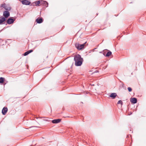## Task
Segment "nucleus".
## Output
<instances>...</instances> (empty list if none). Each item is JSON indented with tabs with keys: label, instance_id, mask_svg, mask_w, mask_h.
Returning <instances> with one entry per match:
<instances>
[{
	"label": "nucleus",
	"instance_id": "14",
	"mask_svg": "<svg viewBox=\"0 0 146 146\" xmlns=\"http://www.w3.org/2000/svg\"><path fill=\"white\" fill-rule=\"evenodd\" d=\"M41 2H42V3L45 4V5H44L46 6V7H47L48 6V3L46 2L42 1Z\"/></svg>",
	"mask_w": 146,
	"mask_h": 146
},
{
	"label": "nucleus",
	"instance_id": "7",
	"mask_svg": "<svg viewBox=\"0 0 146 146\" xmlns=\"http://www.w3.org/2000/svg\"><path fill=\"white\" fill-rule=\"evenodd\" d=\"M14 21V19L12 18H9L7 21V23L8 24L12 23Z\"/></svg>",
	"mask_w": 146,
	"mask_h": 146
},
{
	"label": "nucleus",
	"instance_id": "6",
	"mask_svg": "<svg viewBox=\"0 0 146 146\" xmlns=\"http://www.w3.org/2000/svg\"><path fill=\"white\" fill-rule=\"evenodd\" d=\"M61 120V119H55L52 120V122L53 123H57L60 122Z\"/></svg>",
	"mask_w": 146,
	"mask_h": 146
},
{
	"label": "nucleus",
	"instance_id": "16",
	"mask_svg": "<svg viewBox=\"0 0 146 146\" xmlns=\"http://www.w3.org/2000/svg\"><path fill=\"white\" fill-rule=\"evenodd\" d=\"M6 4L5 3H4L1 4V7L4 8L6 7Z\"/></svg>",
	"mask_w": 146,
	"mask_h": 146
},
{
	"label": "nucleus",
	"instance_id": "3",
	"mask_svg": "<svg viewBox=\"0 0 146 146\" xmlns=\"http://www.w3.org/2000/svg\"><path fill=\"white\" fill-rule=\"evenodd\" d=\"M3 16L5 18H8L10 16V13L8 11H5L3 12Z\"/></svg>",
	"mask_w": 146,
	"mask_h": 146
},
{
	"label": "nucleus",
	"instance_id": "12",
	"mask_svg": "<svg viewBox=\"0 0 146 146\" xmlns=\"http://www.w3.org/2000/svg\"><path fill=\"white\" fill-rule=\"evenodd\" d=\"M111 52L110 51H109L107 53L105 56L106 57L109 56L111 54Z\"/></svg>",
	"mask_w": 146,
	"mask_h": 146
},
{
	"label": "nucleus",
	"instance_id": "17",
	"mask_svg": "<svg viewBox=\"0 0 146 146\" xmlns=\"http://www.w3.org/2000/svg\"><path fill=\"white\" fill-rule=\"evenodd\" d=\"M36 5H38L40 3V1H38L35 2Z\"/></svg>",
	"mask_w": 146,
	"mask_h": 146
},
{
	"label": "nucleus",
	"instance_id": "23",
	"mask_svg": "<svg viewBox=\"0 0 146 146\" xmlns=\"http://www.w3.org/2000/svg\"><path fill=\"white\" fill-rule=\"evenodd\" d=\"M104 55H105L104 54Z\"/></svg>",
	"mask_w": 146,
	"mask_h": 146
},
{
	"label": "nucleus",
	"instance_id": "15",
	"mask_svg": "<svg viewBox=\"0 0 146 146\" xmlns=\"http://www.w3.org/2000/svg\"><path fill=\"white\" fill-rule=\"evenodd\" d=\"M4 78L2 77H1L0 78V83H2L4 82Z\"/></svg>",
	"mask_w": 146,
	"mask_h": 146
},
{
	"label": "nucleus",
	"instance_id": "10",
	"mask_svg": "<svg viewBox=\"0 0 146 146\" xmlns=\"http://www.w3.org/2000/svg\"><path fill=\"white\" fill-rule=\"evenodd\" d=\"M117 96V95L116 93H111L110 96V97L112 98V99H114Z\"/></svg>",
	"mask_w": 146,
	"mask_h": 146
},
{
	"label": "nucleus",
	"instance_id": "1",
	"mask_svg": "<svg viewBox=\"0 0 146 146\" xmlns=\"http://www.w3.org/2000/svg\"><path fill=\"white\" fill-rule=\"evenodd\" d=\"M74 60L75 61V65L77 66H80L83 61V58L79 54H77L75 56Z\"/></svg>",
	"mask_w": 146,
	"mask_h": 146
},
{
	"label": "nucleus",
	"instance_id": "18",
	"mask_svg": "<svg viewBox=\"0 0 146 146\" xmlns=\"http://www.w3.org/2000/svg\"><path fill=\"white\" fill-rule=\"evenodd\" d=\"M29 54L28 51L25 52L24 54V55L25 56H26L28 55Z\"/></svg>",
	"mask_w": 146,
	"mask_h": 146
},
{
	"label": "nucleus",
	"instance_id": "19",
	"mask_svg": "<svg viewBox=\"0 0 146 146\" xmlns=\"http://www.w3.org/2000/svg\"><path fill=\"white\" fill-rule=\"evenodd\" d=\"M122 103H123V102H122V101L121 100H119L117 102V104H122Z\"/></svg>",
	"mask_w": 146,
	"mask_h": 146
},
{
	"label": "nucleus",
	"instance_id": "20",
	"mask_svg": "<svg viewBox=\"0 0 146 146\" xmlns=\"http://www.w3.org/2000/svg\"><path fill=\"white\" fill-rule=\"evenodd\" d=\"M127 89L129 92H130L132 91V89L130 87H128L127 88Z\"/></svg>",
	"mask_w": 146,
	"mask_h": 146
},
{
	"label": "nucleus",
	"instance_id": "11",
	"mask_svg": "<svg viewBox=\"0 0 146 146\" xmlns=\"http://www.w3.org/2000/svg\"><path fill=\"white\" fill-rule=\"evenodd\" d=\"M6 20V19L4 17H0V24H2Z\"/></svg>",
	"mask_w": 146,
	"mask_h": 146
},
{
	"label": "nucleus",
	"instance_id": "21",
	"mask_svg": "<svg viewBox=\"0 0 146 146\" xmlns=\"http://www.w3.org/2000/svg\"><path fill=\"white\" fill-rule=\"evenodd\" d=\"M33 51V50H30L29 51H28V52H29V54L31 52H32Z\"/></svg>",
	"mask_w": 146,
	"mask_h": 146
},
{
	"label": "nucleus",
	"instance_id": "4",
	"mask_svg": "<svg viewBox=\"0 0 146 146\" xmlns=\"http://www.w3.org/2000/svg\"><path fill=\"white\" fill-rule=\"evenodd\" d=\"M21 3L23 5H28L30 4L31 3L30 1L27 0H23L21 1Z\"/></svg>",
	"mask_w": 146,
	"mask_h": 146
},
{
	"label": "nucleus",
	"instance_id": "22",
	"mask_svg": "<svg viewBox=\"0 0 146 146\" xmlns=\"http://www.w3.org/2000/svg\"><path fill=\"white\" fill-rule=\"evenodd\" d=\"M100 53H102V52H100Z\"/></svg>",
	"mask_w": 146,
	"mask_h": 146
},
{
	"label": "nucleus",
	"instance_id": "13",
	"mask_svg": "<svg viewBox=\"0 0 146 146\" xmlns=\"http://www.w3.org/2000/svg\"><path fill=\"white\" fill-rule=\"evenodd\" d=\"M7 11H10L11 10V7H8L6 6V7L4 8Z\"/></svg>",
	"mask_w": 146,
	"mask_h": 146
},
{
	"label": "nucleus",
	"instance_id": "8",
	"mask_svg": "<svg viewBox=\"0 0 146 146\" xmlns=\"http://www.w3.org/2000/svg\"><path fill=\"white\" fill-rule=\"evenodd\" d=\"M130 102L133 104H135L137 102V100L135 98H132L130 99Z\"/></svg>",
	"mask_w": 146,
	"mask_h": 146
},
{
	"label": "nucleus",
	"instance_id": "5",
	"mask_svg": "<svg viewBox=\"0 0 146 146\" xmlns=\"http://www.w3.org/2000/svg\"><path fill=\"white\" fill-rule=\"evenodd\" d=\"M8 110L7 108L6 107H4L2 110V113L3 115H5Z\"/></svg>",
	"mask_w": 146,
	"mask_h": 146
},
{
	"label": "nucleus",
	"instance_id": "2",
	"mask_svg": "<svg viewBox=\"0 0 146 146\" xmlns=\"http://www.w3.org/2000/svg\"><path fill=\"white\" fill-rule=\"evenodd\" d=\"M86 42H85L83 44H80L78 43H76L75 44V46L76 47L78 50H81L84 47V46Z\"/></svg>",
	"mask_w": 146,
	"mask_h": 146
},
{
	"label": "nucleus",
	"instance_id": "9",
	"mask_svg": "<svg viewBox=\"0 0 146 146\" xmlns=\"http://www.w3.org/2000/svg\"><path fill=\"white\" fill-rule=\"evenodd\" d=\"M36 21L38 23H40L42 22L43 20L42 18H38L36 19Z\"/></svg>",
	"mask_w": 146,
	"mask_h": 146
}]
</instances>
